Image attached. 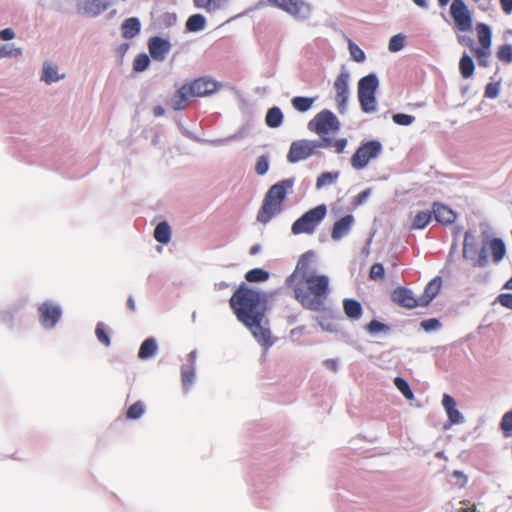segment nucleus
Wrapping results in <instances>:
<instances>
[{"label":"nucleus","mask_w":512,"mask_h":512,"mask_svg":"<svg viewBox=\"0 0 512 512\" xmlns=\"http://www.w3.org/2000/svg\"><path fill=\"white\" fill-rule=\"evenodd\" d=\"M432 209V213L437 222L442 224L448 223V208L445 205L440 203H434Z\"/></svg>","instance_id":"obj_37"},{"label":"nucleus","mask_w":512,"mask_h":512,"mask_svg":"<svg viewBox=\"0 0 512 512\" xmlns=\"http://www.w3.org/2000/svg\"><path fill=\"white\" fill-rule=\"evenodd\" d=\"M314 101L315 98L296 96L291 100V103L295 110L303 113L312 107Z\"/></svg>","instance_id":"obj_32"},{"label":"nucleus","mask_w":512,"mask_h":512,"mask_svg":"<svg viewBox=\"0 0 512 512\" xmlns=\"http://www.w3.org/2000/svg\"><path fill=\"white\" fill-rule=\"evenodd\" d=\"M195 378V368L192 365H183L181 367V381L185 391H188Z\"/></svg>","instance_id":"obj_29"},{"label":"nucleus","mask_w":512,"mask_h":512,"mask_svg":"<svg viewBox=\"0 0 512 512\" xmlns=\"http://www.w3.org/2000/svg\"><path fill=\"white\" fill-rule=\"evenodd\" d=\"M206 20L201 14L191 15L186 22V29L190 32H197L204 29Z\"/></svg>","instance_id":"obj_31"},{"label":"nucleus","mask_w":512,"mask_h":512,"mask_svg":"<svg viewBox=\"0 0 512 512\" xmlns=\"http://www.w3.org/2000/svg\"><path fill=\"white\" fill-rule=\"evenodd\" d=\"M394 123L402 126H408L413 123L414 117L408 114L397 113L392 117Z\"/></svg>","instance_id":"obj_49"},{"label":"nucleus","mask_w":512,"mask_h":512,"mask_svg":"<svg viewBox=\"0 0 512 512\" xmlns=\"http://www.w3.org/2000/svg\"><path fill=\"white\" fill-rule=\"evenodd\" d=\"M501 8L506 14L512 12V0H500Z\"/></svg>","instance_id":"obj_60"},{"label":"nucleus","mask_w":512,"mask_h":512,"mask_svg":"<svg viewBox=\"0 0 512 512\" xmlns=\"http://www.w3.org/2000/svg\"><path fill=\"white\" fill-rule=\"evenodd\" d=\"M224 0H193L195 7L212 12L222 6Z\"/></svg>","instance_id":"obj_38"},{"label":"nucleus","mask_w":512,"mask_h":512,"mask_svg":"<svg viewBox=\"0 0 512 512\" xmlns=\"http://www.w3.org/2000/svg\"><path fill=\"white\" fill-rule=\"evenodd\" d=\"M324 366H325L327 369H329V370H331V371H333V372H336V371H337V369H338L337 361H336V360H334V359H327V360H325V361H324Z\"/></svg>","instance_id":"obj_61"},{"label":"nucleus","mask_w":512,"mask_h":512,"mask_svg":"<svg viewBox=\"0 0 512 512\" xmlns=\"http://www.w3.org/2000/svg\"><path fill=\"white\" fill-rule=\"evenodd\" d=\"M489 249L492 254V259L495 263L500 262L506 254L505 244L500 238H493L489 242Z\"/></svg>","instance_id":"obj_26"},{"label":"nucleus","mask_w":512,"mask_h":512,"mask_svg":"<svg viewBox=\"0 0 512 512\" xmlns=\"http://www.w3.org/2000/svg\"><path fill=\"white\" fill-rule=\"evenodd\" d=\"M192 97L189 87L184 84L173 94L170 105L176 111L184 110L188 107L189 100Z\"/></svg>","instance_id":"obj_20"},{"label":"nucleus","mask_w":512,"mask_h":512,"mask_svg":"<svg viewBox=\"0 0 512 512\" xmlns=\"http://www.w3.org/2000/svg\"><path fill=\"white\" fill-rule=\"evenodd\" d=\"M95 334H96L97 339L102 344H104L105 346H109L110 345L111 341H110V338H109L108 333L106 331V326L102 322H99L97 324L96 329H95Z\"/></svg>","instance_id":"obj_45"},{"label":"nucleus","mask_w":512,"mask_h":512,"mask_svg":"<svg viewBox=\"0 0 512 512\" xmlns=\"http://www.w3.org/2000/svg\"><path fill=\"white\" fill-rule=\"evenodd\" d=\"M394 385L403 394V396L406 399H408V400L413 399V397H414L413 392L410 389V386L405 379H403L401 377H396L394 379Z\"/></svg>","instance_id":"obj_41"},{"label":"nucleus","mask_w":512,"mask_h":512,"mask_svg":"<svg viewBox=\"0 0 512 512\" xmlns=\"http://www.w3.org/2000/svg\"><path fill=\"white\" fill-rule=\"evenodd\" d=\"M421 327L425 331L430 332V331H434V330L439 329L441 327V324H440L438 319L431 318V319L422 321L421 322Z\"/></svg>","instance_id":"obj_52"},{"label":"nucleus","mask_w":512,"mask_h":512,"mask_svg":"<svg viewBox=\"0 0 512 512\" xmlns=\"http://www.w3.org/2000/svg\"><path fill=\"white\" fill-rule=\"evenodd\" d=\"M21 49L13 48L8 45H4L0 48V56L2 57H11V56H20Z\"/></svg>","instance_id":"obj_53"},{"label":"nucleus","mask_w":512,"mask_h":512,"mask_svg":"<svg viewBox=\"0 0 512 512\" xmlns=\"http://www.w3.org/2000/svg\"><path fill=\"white\" fill-rule=\"evenodd\" d=\"M499 91H500V83L499 82H495V83H488L485 87V97L487 98H496L499 94Z\"/></svg>","instance_id":"obj_51"},{"label":"nucleus","mask_w":512,"mask_h":512,"mask_svg":"<svg viewBox=\"0 0 512 512\" xmlns=\"http://www.w3.org/2000/svg\"><path fill=\"white\" fill-rule=\"evenodd\" d=\"M14 38V32L10 28H6L0 31V39L8 41Z\"/></svg>","instance_id":"obj_59"},{"label":"nucleus","mask_w":512,"mask_h":512,"mask_svg":"<svg viewBox=\"0 0 512 512\" xmlns=\"http://www.w3.org/2000/svg\"><path fill=\"white\" fill-rule=\"evenodd\" d=\"M450 14L454 19L457 31L464 33L463 35L472 31L471 14L462 0H453L450 5Z\"/></svg>","instance_id":"obj_10"},{"label":"nucleus","mask_w":512,"mask_h":512,"mask_svg":"<svg viewBox=\"0 0 512 512\" xmlns=\"http://www.w3.org/2000/svg\"><path fill=\"white\" fill-rule=\"evenodd\" d=\"M476 32L480 46L473 47V40L468 35H457L458 41L465 46L471 48L473 55L475 56L478 65L481 67H488L490 65L491 57V44H492V33L491 29L487 24L478 23L476 25Z\"/></svg>","instance_id":"obj_4"},{"label":"nucleus","mask_w":512,"mask_h":512,"mask_svg":"<svg viewBox=\"0 0 512 512\" xmlns=\"http://www.w3.org/2000/svg\"><path fill=\"white\" fill-rule=\"evenodd\" d=\"M308 129L323 139L325 135L338 132L340 122L330 110L324 109L309 121Z\"/></svg>","instance_id":"obj_8"},{"label":"nucleus","mask_w":512,"mask_h":512,"mask_svg":"<svg viewBox=\"0 0 512 512\" xmlns=\"http://www.w3.org/2000/svg\"><path fill=\"white\" fill-rule=\"evenodd\" d=\"M331 144L332 140L330 138H323V140L319 142L307 139L294 141L290 145V149L287 154V160L289 163H297L313 155L317 148H327L331 146Z\"/></svg>","instance_id":"obj_6"},{"label":"nucleus","mask_w":512,"mask_h":512,"mask_svg":"<svg viewBox=\"0 0 512 512\" xmlns=\"http://www.w3.org/2000/svg\"><path fill=\"white\" fill-rule=\"evenodd\" d=\"M378 85L379 81L375 74H369L358 82V99L361 109L365 113H371L376 110L375 93Z\"/></svg>","instance_id":"obj_7"},{"label":"nucleus","mask_w":512,"mask_h":512,"mask_svg":"<svg viewBox=\"0 0 512 512\" xmlns=\"http://www.w3.org/2000/svg\"><path fill=\"white\" fill-rule=\"evenodd\" d=\"M127 306L130 311L134 312L136 310L135 301L132 296H129L127 299Z\"/></svg>","instance_id":"obj_62"},{"label":"nucleus","mask_w":512,"mask_h":512,"mask_svg":"<svg viewBox=\"0 0 512 512\" xmlns=\"http://www.w3.org/2000/svg\"><path fill=\"white\" fill-rule=\"evenodd\" d=\"M145 412V404L142 401H136L126 411V418L129 420L139 419Z\"/></svg>","instance_id":"obj_35"},{"label":"nucleus","mask_w":512,"mask_h":512,"mask_svg":"<svg viewBox=\"0 0 512 512\" xmlns=\"http://www.w3.org/2000/svg\"><path fill=\"white\" fill-rule=\"evenodd\" d=\"M463 257L465 259H475L474 266L477 267H484L488 263L484 249H482L477 256V240L470 231H467L464 236Z\"/></svg>","instance_id":"obj_11"},{"label":"nucleus","mask_w":512,"mask_h":512,"mask_svg":"<svg viewBox=\"0 0 512 512\" xmlns=\"http://www.w3.org/2000/svg\"><path fill=\"white\" fill-rule=\"evenodd\" d=\"M38 311L40 322L46 328L54 327L61 317L60 307L51 302L42 303Z\"/></svg>","instance_id":"obj_14"},{"label":"nucleus","mask_w":512,"mask_h":512,"mask_svg":"<svg viewBox=\"0 0 512 512\" xmlns=\"http://www.w3.org/2000/svg\"><path fill=\"white\" fill-rule=\"evenodd\" d=\"M369 196V190H364L360 192L355 198H354V205H360L363 202L366 201L367 197Z\"/></svg>","instance_id":"obj_58"},{"label":"nucleus","mask_w":512,"mask_h":512,"mask_svg":"<svg viewBox=\"0 0 512 512\" xmlns=\"http://www.w3.org/2000/svg\"><path fill=\"white\" fill-rule=\"evenodd\" d=\"M154 238L157 242L167 244L171 239V229L167 222H160L154 230Z\"/></svg>","instance_id":"obj_27"},{"label":"nucleus","mask_w":512,"mask_h":512,"mask_svg":"<svg viewBox=\"0 0 512 512\" xmlns=\"http://www.w3.org/2000/svg\"><path fill=\"white\" fill-rule=\"evenodd\" d=\"M452 484L456 486L457 488H463L466 486L468 482V476L464 474L462 471L455 470L452 473Z\"/></svg>","instance_id":"obj_47"},{"label":"nucleus","mask_w":512,"mask_h":512,"mask_svg":"<svg viewBox=\"0 0 512 512\" xmlns=\"http://www.w3.org/2000/svg\"><path fill=\"white\" fill-rule=\"evenodd\" d=\"M498 302L505 308L512 310V294L504 293L497 297Z\"/></svg>","instance_id":"obj_55"},{"label":"nucleus","mask_w":512,"mask_h":512,"mask_svg":"<svg viewBox=\"0 0 512 512\" xmlns=\"http://www.w3.org/2000/svg\"><path fill=\"white\" fill-rule=\"evenodd\" d=\"M369 277L372 280L378 281L384 278V268L380 263H375L371 266Z\"/></svg>","instance_id":"obj_48"},{"label":"nucleus","mask_w":512,"mask_h":512,"mask_svg":"<svg viewBox=\"0 0 512 512\" xmlns=\"http://www.w3.org/2000/svg\"><path fill=\"white\" fill-rule=\"evenodd\" d=\"M349 51L352 59L356 62H363L366 58L364 51L352 41H349Z\"/></svg>","instance_id":"obj_46"},{"label":"nucleus","mask_w":512,"mask_h":512,"mask_svg":"<svg viewBox=\"0 0 512 512\" xmlns=\"http://www.w3.org/2000/svg\"><path fill=\"white\" fill-rule=\"evenodd\" d=\"M268 2L294 17L304 18L311 11L310 4L304 0H268Z\"/></svg>","instance_id":"obj_12"},{"label":"nucleus","mask_w":512,"mask_h":512,"mask_svg":"<svg viewBox=\"0 0 512 512\" xmlns=\"http://www.w3.org/2000/svg\"><path fill=\"white\" fill-rule=\"evenodd\" d=\"M461 504L463 505V507H461L459 510H461L462 512H469L471 510L470 503L461 502Z\"/></svg>","instance_id":"obj_63"},{"label":"nucleus","mask_w":512,"mask_h":512,"mask_svg":"<svg viewBox=\"0 0 512 512\" xmlns=\"http://www.w3.org/2000/svg\"><path fill=\"white\" fill-rule=\"evenodd\" d=\"M348 81L349 74L347 72H342L337 76L334 82V89L336 91L335 101L340 113H343L346 109L349 94Z\"/></svg>","instance_id":"obj_13"},{"label":"nucleus","mask_w":512,"mask_h":512,"mask_svg":"<svg viewBox=\"0 0 512 512\" xmlns=\"http://www.w3.org/2000/svg\"><path fill=\"white\" fill-rule=\"evenodd\" d=\"M171 45L168 40L158 36L149 39L148 49L151 57L156 61H163L169 53Z\"/></svg>","instance_id":"obj_16"},{"label":"nucleus","mask_w":512,"mask_h":512,"mask_svg":"<svg viewBox=\"0 0 512 512\" xmlns=\"http://www.w3.org/2000/svg\"><path fill=\"white\" fill-rule=\"evenodd\" d=\"M186 84L193 97H204L217 90V83L208 78H198Z\"/></svg>","instance_id":"obj_15"},{"label":"nucleus","mask_w":512,"mask_h":512,"mask_svg":"<svg viewBox=\"0 0 512 512\" xmlns=\"http://www.w3.org/2000/svg\"><path fill=\"white\" fill-rule=\"evenodd\" d=\"M355 222L353 215L348 214L337 220L331 230V238L334 241H339L347 236Z\"/></svg>","instance_id":"obj_18"},{"label":"nucleus","mask_w":512,"mask_h":512,"mask_svg":"<svg viewBox=\"0 0 512 512\" xmlns=\"http://www.w3.org/2000/svg\"><path fill=\"white\" fill-rule=\"evenodd\" d=\"M464 422V416L456 409V402L450 397V426L463 424Z\"/></svg>","instance_id":"obj_42"},{"label":"nucleus","mask_w":512,"mask_h":512,"mask_svg":"<svg viewBox=\"0 0 512 512\" xmlns=\"http://www.w3.org/2000/svg\"><path fill=\"white\" fill-rule=\"evenodd\" d=\"M392 300L405 308H415L420 305V299L416 298L412 291L405 287H398L392 292Z\"/></svg>","instance_id":"obj_17"},{"label":"nucleus","mask_w":512,"mask_h":512,"mask_svg":"<svg viewBox=\"0 0 512 512\" xmlns=\"http://www.w3.org/2000/svg\"><path fill=\"white\" fill-rule=\"evenodd\" d=\"M343 309L346 316L350 319L357 320L362 315V306L360 302L354 299H345L343 301Z\"/></svg>","instance_id":"obj_25"},{"label":"nucleus","mask_w":512,"mask_h":512,"mask_svg":"<svg viewBox=\"0 0 512 512\" xmlns=\"http://www.w3.org/2000/svg\"><path fill=\"white\" fill-rule=\"evenodd\" d=\"M474 62L473 59L468 55H463L459 62V70L464 78H469L474 73Z\"/></svg>","instance_id":"obj_33"},{"label":"nucleus","mask_w":512,"mask_h":512,"mask_svg":"<svg viewBox=\"0 0 512 512\" xmlns=\"http://www.w3.org/2000/svg\"><path fill=\"white\" fill-rule=\"evenodd\" d=\"M404 43L405 36H403L402 34L394 35L389 40L388 49L391 52H398L404 47Z\"/></svg>","instance_id":"obj_44"},{"label":"nucleus","mask_w":512,"mask_h":512,"mask_svg":"<svg viewBox=\"0 0 512 512\" xmlns=\"http://www.w3.org/2000/svg\"><path fill=\"white\" fill-rule=\"evenodd\" d=\"M110 2L108 0H88L84 4V11L90 16H97L107 10Z\"/></svg>","instance_id":"obj_23"},{"label":"nucleus","mask_w":512,"mask_h":512,"mask_svg":"<svg viewBox=\"0 0 512 512\" xmlns=\"http://www.w3.org/2000/svg\"><path fill=\"white\" fill-rule=\"evenodd\" d=\"M313 256L308 251L299 258L294 272L287 278V284L305 309L322 311L330 293V280L326 275L314 273Z\"/></svg>","instance_id":"obj_1"},{"label":"nucleus","mask_w":512,"mask_h":512,"mask_svg":"<svg viewBox=\"0 0 512 512\" xmlns=\"http://www.w3.org/2000/svg\"><path fill=\"white\" fill-rule=\"evenodd\" d=\"M157 351V344L153 338L145 339L139 349L138 357L141 359H147L152 357Z\"/></svg>","instance_id":"obj_28"},{"label":"nucleus","mask_w":512,"mask_h":512,"mask_svg":"<svg viewBox=\"0 0 512 512\" xmlns=\"http://www.w3.org/2000/svg\"><path fill=\"white\" fill-rule=\"evenodd\" d=\"M496 57L500 62L505 64L512 63V45L503 44L499 46L496 52Z\"/></svg>","instance_id":"obj_36"},{"label":"nucleus","mask_w":512,"mask_h":512,"mask_svg":"<svg viewBox=\"0 0 512 512\" xmlns=\"http://www.w3.org/2000/svg\"><path fill=\"white\" fill-rule=\"evenodd\" d=\"M260 245L256 244L250 248V254L256 255L260 251Z\"/></svg>","instance_id":"obj_64"},{"label":"nucleus","mask_w":512,"mask_h":512,"mask_svg":"<svg viewBox=\"0 0 512 512\" xmlns=\"http://www.w3.org/2000/svg\"><path fill=\"white\" fill-rule=\"evenodd\" d=\"M140 29L141 24L139 19L136 17H131L124 20L121 25L122 36L125 39H131L135 37L140 32Z\"/></svg>","instance_id":"obj_22"},{"label":"nucleus","mask_w":512,"mask_h":512,"mask_svg":"<svg viewBox=\"0 0 512 512\" xmlns=\"http://www.w3.org/2000/svg\"><path fill=\"white\" fill-rule=\"evenodd\" d=\"M269 167L268 160L265 156H260L257 160L255 170L259 175H263L267 172Z\"/></svg>","instance_id":"obj_54"},{"label":"nucleus","mask_w":512,"mask_h":512,"mask_svg":"<svg viewBox=\"0 0 512 512\" xmlns=\"http://www.w3.org/2000/svg\"><path fill=\"white\" fill-rule=\"evenodd\" d=\"M442 280L440 277L433 278L425 287L423 294L419 297L420 305L427 306L440 292Z\"/></svg>","instance_id":"obj_21"},{"label":"nucleus","mask_w":512,"mask_h":512,"mask_svg":"<svg viewBox=\"0 0 512 512\" xmlns=\"http://www.w3.org/2000/svg\"><path fill=\"white\" fill-rule=\"evenodd\" d=\"M500 426L507 435L512 432V410L503 415Z\"/></svg>","instance_id":"obj_50"},{"label":"nucleus","mask_w":512,"mask_h":512,"mask_svg":"<svg viewBox=\"0 0 512 512\" xmlns=\"http://www.w3.org/2000/svg\"><path fill=\"white\" fill-rule=\"evenodd\" d=\"M382 152V145L377 140L362 143L351 157V166L356 170L365 168L372 159Z\"/></svg>","instance_id":"obj_9"},{"label":"nucleus","mask_w":512,"mask_h":512,"mask_svg":"<svg viewBox=\"0 0 512 512\" xmlns=\"http://www.w3.org/2000/svg\"><path fill=\"white\" fill-rule=\"evenodd\" d=\"M263 317L264 316H258L256 318L249 319V321L243 322V324L249 328L259 343L267 344L270 339V331L262 326L261 322Z\"/></svg>","instance_id":"obj_19"},{"label":"nucleus","mask_w":512,"mask_h":512,"mask_svg":"<svg viewBox=\"0 0 512 512\" xmlns=\"http://www.w3.org/2000/svg\"><path fill=\"white\" fill-rule=\"evenodd\" d=\"M293 179H284L272 185L266 193L262 206L257 213V220L267 224L274 216L282 211L286 194L293 187Z\"/></svg>","instance_id":"obj_3"},{"label":"nucleus","mask_w":512,"mask_h":512,"mask_svg":"<svg viewBox=\"0 0 512 512\" xmlns=\"http://www.w3.org/2000/svg\"><path fill=\"white\" fill-rule=\"evenodd\" d=\"M326 214L327 207L325 204H320L308 210L292 224V233L295 235L314 233L315 229L325 218Z\"/></svg>","instance_id":"obj_5"},{"label":"nucleus","mask_w":512,"mask_h":512,"mask_svg":"<svg viewBox=\"0 0 512 512\" xmlns=\"http://www.w3.org/2000/svg\"><path fill=\"white\" fill-rule=\"evenodd\" d=\"M432 213L430 211H420L418 212L412 222V228L414 229H423L428 223L431 221Z\"/></svg>","instance_id":"obj_34"},{"label":"nucleus","mask_w":512,"mask_h":512,"mask_svg":"<svg viewBox=\"0 0 512 512\" xmlns=\"http://www.w3.org/2000/svg\"><path fill=\"white\" fill-rule=\"evenodd\" d=\"M367 329L371 333H377V332L384 331L386 329V325H384L383 323H381V322H379L377 320H372L367 325Z\"/></svg>","instance_id":"obj_56"},{"label":"nucleus","mask_w":512,"mask_h":512,"mask_svg":"<svg viewBox=\"0 0 512 512\" xmlns=\"http://www.w3.org/2000/svg\"><path fill=\"white\" fill-rule=\"evenodd\" d=\"M266 124L271 128H276L281 125L283 121V114L278 107L270 108L265 118Z\"/></svg>","instance_id":"obj_30"},{"label":"nucleus","mask_w":512,"mask_h":512,"mask_svg":"<svg viewBox=\"0 0 512 512\" xmlns=\"http://www.w3.org/2000/svg\"><path fill=\"white\" fill-rule=\"evenodd\" d=\"M340 173L338 171L335 172H324L322 173L316 181V187L322 188L324 186L333 184L339 177Z\"/></svg>","instance_id":"obj_39"},{"label":"nucleus","mask_w":512,"mask_h":512,"mask_svg":"<svg viewBox=\"0 0 512 512\" xmlns=\"http://www.w3.org/2000/svg\"><path fill=\"white\" fill-rule=\"evenodd\" d=\"M64 78V75L58 73V67L51 62H45L43 64V72L41 79L47 84H51L60 79Z\"/></svg>","instance_id":"obj_24"},{"label":"nucleus","mask_w":512,"mask_h":512,"mask_svg":"<svg viewBox=\"0 0 512 512\" xmlns=\"http://www.w3.org/2000/svg\"><path fill=\"white\" fill-rule=\"evenodd\" d=\"M229 304L240 322L258 316H264L266 310V298L258 290L245 284L240 285L229 300Z\"/></svg>","instance_id":"obj_2"},{"label":"nucleus","mask_w":512,"mask_h":512,"mask_svg":"<svg viewBox=\"0 0 512 512\" xmlns=\"http://www.w3.org/2000/svg\"><path fill=\"white\" fill-rule=\"evenodd\" d=\"M245 278L249 282H262L269 278V274L263 269L254 268L246 273Z\"/></svg>","instance_id":"obj_40"},{"label":"nucleus","mask_w":512,"mask_h":512,"mask_svg":"<svg viewBox=\"0 0 512 512\" xmlns=\"http://www.w3.org/2000/svg\"><path fill=\"white\" fill-rule=\"evenodd\" d=\"M347 146V140L345 138L332 141L330 147H333L337 153H342Z\"/></svg>","instance_id":"obj_57"},{"label":"nucleus","mask_w":512,"mask_h":512,"mask_svg":"<svg viewBox=\"0 0 512 512\" xmlns=\"http://www.w3.org/2000/svg\"><path fill=\"white\" fill-rule=\"evenodd\" d=\"M149 64V57L146 54L142 53L137 55L136 58L134 59L133 69L136 72H142L148 68Z\"/></svg>","instance_id":"obj_43"}]
</instances>
